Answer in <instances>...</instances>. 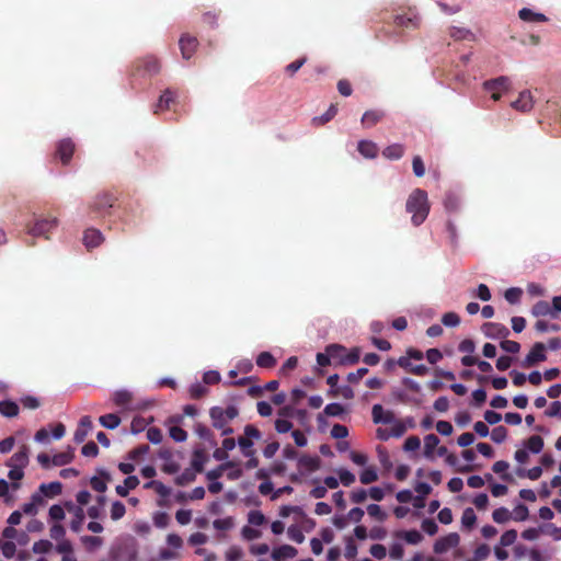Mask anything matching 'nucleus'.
<instances>
[{
	"label": "nucleus",
	"instance_id": "obj_15",
	"mask_svg": "<svg viewBox=\"0 0 561 561\" xmlns=\"http://www.w3.org/2000/svg\"><path fill=\"white\" fill-rule=\"evenodd\" d=\"M28 447L26 445H22L20 449L9 459V467H16L24 469L28 463Z\"/></svg>",
	"mask_w": 561,
	"mask_h": 561
},
{
	"label": "nucleus",
	"instance_id": "obj_56",
	"mask_svg": "<svg viewBox=\"0 0 561 561\" xmlns=\"http://www.w3.org/2000/svg\"><path fill=\"white\" fill-rule=\"evenodd\" d=\"M53 543L49 540L41 539L33 545L34 553H47L51 550Z\"/></svg>",
	"mask_w": 561,
	"mask_h": 561
},
{
	"label": "nucleus",
	"instance_id": "obj_33",
	"mask_svg": "<svg viewBox=\"0 0 561 561\" xmlns=\"http://www.w3.org/2000/svg\"><path fill=\"white\" fill-rule=\"evenodd\" d=\"M397 538L405 540L410 545H417L423 540V535L416 530H400L396 534Z\"/></svg>",
	"mask_w": 561,
	"mask_h": 561
},
{
	"label": "nucleus",
	"instance_id": "obj_60",
	"mask_svg": "<svg viewBox=\"0 0 561 561\" xmlns=\"http://www.w3.org/2000/svg\"><path fill=\"white\" fill-rule=\"evenodd\" d=\"M517 539V531L514 529L506 530L500 539V543L502 547H508L513 545Z\"/></svg>",
	"mask_w": 561,
	"mask_h": 561
},
{
	"label": "nucleus",
	"instance_id": "obj_3",
	"mask_svg": "<svg viewBox=\"0 0 561 561\" xmlns=\"http://www.w3.org/2000/svg\"><path fill=\"white\" fill-rule=\"evenodd\" d=\"M211 419V425L215 428L224 427L228 425L232 420L239 415V410L236 405H229L227 408L213 407L209 410Z\"/></svg>",
	"mask_w": 561,
	"mask_h": 561
},
{
	"label": "nucleus",
	"instance_id": "obj_59",
	"mask_svg": "<svg viewBox=\"0 0 561 561\" xmlns=\"http://www.w3.org/2000/svg\"><path fill=\"white\" fill-rule=\"evenodd\" d=\"M367 513L369 516L380 522L385 520L387 516L378 504H369L367 506Z\"/></svg>",
	"mask_w": 561,
	"mask_h": 561
},
{
	"label": "nucleus",
	"instance_id": "obj_45",
	"mask_svg": "<svg viewBox=\"0 0 561 561\" xmlns=\"http://www.w3.org/2000/svg\"><path fill=\"white\" fill-rule=\"evenodd\" d=\"M196 473L191 468L185 469L180 476L175 478V483L180 486L187 485L195 481Z\"/></svg>",
	"mask_w": 561,
	"mask_h": 561
},
{
	"label": "nucleus",
	"instance_id": "obj_24",
	"mask_svg": "<svg viewBox=\"0 0 561 561\" xmlns=\"http://www.w3.org/2000/svg\"><path fill=\"white\" fill-rule=\"evenodd\" d=\"M358 152L367 159H374L378 154V147L371 140H360L357 145Z\"/></svg>",
	"mask_w": 561,
	"mask_h": 561
},
{
	"label": "nucleus",
	"instance_id": "obj_17",
	"mask_svg": "<svg viewBox=\"0 0 561 561\" xmlns=\"http://www.w3.org/2000/svg\"><path fill=\"white\" fill-rule=\"evenodd\" d=\"M297 553L298 551L295 547L290 545H283L273 550L272 558L274 561H285L286 559L295 558Z\"/></svg>",
	"mask_w": 561,
	"mask_h": 561
},
{
	"label": "nucleus",
	"instance_id": "obj_48",
	"mask_svg": "<svg viewBox=\"0 0 561 561\" xmlns=\"http://www.w3.org/2000/svg\"><path fill=\"white\" fill-rule=\"evenodd\" d=\"M126 514V507L121 501H115L111 507V518L113 520H119Z\"/></svg>",
	"mask_w": 561,
	"mask_h": 561
},
{
	"label": "nucleus",
	"instance_id": "obj_39",
	"mask_svg": "<svg viewBox=\"0 0 561 561\" xmlns=\"http://www.w3.org/2000/svg\"><path fill=\"white\" fill-rule=\"evenodd\" d=\"M449 34L456 41H462V39L473 41L474 39V34L470 30L465 28V27L453 26L450 28Z\"/></svg>",
	"mask_w": 561,
	"mask_h": 561
},
{
	"label": "nucleus",
	"instance_id": "obj_53",
	"mask_svg": "<svg viewBox=\"0 0 561 561\" xmlns=\"http://www.w3.org/2000/svg\"><path fill=\"white\" fill-rule=\"evenodd\" d=\"M522 295L523 291L520 288L512 287L505 291L504 297L510 304L515 305L520 300Z\"/></svg>",
	"mask_w": 561,
	"mask_h": 561
},
{
	"label": "nucleus",
	"instance_id": "obj_29",
	"mask_svg": "<svg viewBox=\"0 0 561 561\" xmlns=\"http://www.w3.org/2000/svg\"><path fill=\"white\" fill-rule=\"evenodd\" d=\"M531 313L535 317H546L551 316L552 318H556L557 314L553 312L552 307L550 304L546 300H539L537 301L531 309Z\"/></svg>",
	"mask_w": 561,
	"mask_h": 561
},
{
	"label": "nucleus",
	"instance_id": "obj_38",
	"mask_svg": "<svg viewBox=\"0 0 561 561\" xmlns=\"http://www.w3.org/2000/svg\"><path fill=\"white\" fill-rule=\"evenodd\" d=\"M337 113V106L335 104H331L324 114L321 116H317L312 118L313 126H321L330 122Z\"/></svg>",
	"mask_w": 561,
	"mask_h": 561
},
{
	"label": "nucleus",
	"instance_id": "obj_31",
	"mask_svg": "<svg viewBox=\"0 0 561 561\" xmlns=\"http://www.w3.org/2000/svg\"><path fill=\"white\" fill-rule=\"evenodd\" d=\"M20 408L18 403L11 400L0 401V414L4 417H15L19 415Z\"/></svg>",
	"mask_w": 561,
	"mask_h": 561
},
{
	"label": "nucleus",
	"instance_id": "obj_23",
	"mask_svg": "<svg viewBox=\"0 0 561 561\" xmlns=\"http://www.w3.org/2000/svg\"><path fill=\"white\" fill-rule=\"evenodd\" d=\"M327 353L336 365H344L346 347L341 344H330L327 346Z\"/></svg>",
	"mask_w": 561,
	"mask_h": 561
},
{
	"label": "nucleus",
	"instance_id": "obj_9",
	"mask_svg": "<svg viewBox=\"0 0 561 561\" xmlns=\"http://www.w3.org/2000/svg\"><path fill=\"white\" fill-rule=\"evenodd\" d=\"M65 508L68 513L72 514V519L70 522L71 530H73L75 533H79L84 522L83 508L79 505H76L71 501L65 502Z\"/></svg>",
	"mask_w": 561,
	"mask_h": 561
},
{
	"label": "nucleus",
	"instance_id": "obj_49",
	"mask_svg": "<svg viewBox=\"0 0 561 561\" xmlns=\"http://www.w3.org/2000/svg\"><path fill=\"white\" fill-rule=\"evenodd\" d=\"M507 437V430L503 425H499L494 427L491 432V439L496 443L501 444L503 443Z\"/></svg>",
	"mask_w": 561,
	"mask_h": 561
},
{
	"label": "nucleus",
	"instance_id": "obj_16",
	"mask_svg": "<svg viewBox=\"0 0 561 561\" xmlns=\"http://www.w3.org/2000/svg\"><path fill=\"white\" fill-rule=\"evenodd\" d=\"M374 423L390 424L394 422V415L391 411H385L380 404H375L371 410Z\"/></svg>",
	"mask_w": 561,
	"mask_h": 561
},
{
	"label": "nucleus",
	"instance_id": "obj_61",
	"mask_svg": "<svg viewBox=\"0 0 561 561\" xmlns=\"http://www.w3.org/2000/svg\"><path fill=\"white\" fill-rule=\"evenodd\" d=\"M170 523V516L165 512H157L153 515V524L158 528H165Z\"/></svg>",
	"mask_w": 561,
	"mask_h": 561
},
{
	"label": "nucleus",
	"instance_id": "obj_19",
	"mask_svg": "<svg viewBox=\"0 0 561 561\" xmlns=\"http://www.w3.org/2000/svg\"><path fill=\"white\" fill-rule=\"evenodd\" d=\"M533 105V96L529 91L520 92L518 99L512 102V107L520 112L530 111Z\"/></svg>",
	"mask_w": 561,
	"mask_h": 561
},
{
	"label": "nucleus",
	"instance_id": "obj_25",
	"mask_svg": "<svg viewBox=\"0 0 561 561\" xmlns=\"http://www.w3.org/2000/svg\"><path fill=\"white\" fill-rule=\"evenodd\" d=\"M385 117V112L380 110H369L363 114L362 124L370 128L378 124Z\"/></svg>",
	"mask_w": 561,
	"mask_h": 561
},
{
	"label": "nucleus",
	"instance_id": "obj_21",
	"mask_svg": "<svg viewBox=\"0 0 561 561\" xmlns=\"http://www.w3.org/2000/svg\"><path fill=\"white\" fill-rule=\"evenodd\" d=\"M160 62L156 57H146L138 64V70H141L149 76L156 75L160 71Z\"/></svg>",
	"mask_w": 561,
	"mask_h": 561
},
{
	"label": "nucleus",
	"instance_id": "obj_46",
	"mask_svg": "<svg viewBox=\"0 0 561 561\" xmlns=\"http://www.w3.org/2000/svg\"><path fill=\"white\" fill-rule=\"evenodd\" d=\"M526 447L534 454H538L543 448V439L539 435L530 436L526 442Z\"/></svg>",
	"mask_w": 561,
	"mask_h": 561
},
{
	"label": "nucleus",
	"instance_id": "obj_13",
	"mask_svg": "<svg viewBox=\"0 0 561 561\" xmlns=\"http://www.w3.org/2000/svg\"><path fill=\"white\" fill-rule=\"evenodd\" d=\"M75 152V144L71 139H62L58 142L56 149V156L61 160L64 164H67Z\"/></svg>",
	"mask_w": 561,
	"mask_h": 561
},
{
	"label": "nucleus",
	"instance_id": "obj_63",
	"mask_svg": "<svg viewBox=\"0 0 561 561\" xmlns=\"http://www.w3.org/2000/svg\"><path fill=\"white\" fill-rule=\"evenodd\" d=\"M490 554V547L485 543L479 545L474 552H473V559L474 561H483L485 560Z\"/></svg>",
	"mask_w": 561,
	"mask_h": 561
},
{
	"label": "nucleus",
	"instance_id": "obj_20",
	"mask_svg": "<svg viewBox=\"0 0 561 561\" xmlns=\"http://www.w3.org/2000/svg\"><path fill=\"white\" fill-rule=\"evenodd\" d=\"M176 98V92L167 89L160 96L158 103L154 105V114H158L160 111L169 110L171 104L174 103Z\"/></svg>",
	"mask_w": 561,
	"mask_h": 561
},
{
	"label": "nucleus",
	"instance_id": "obj_22",
	"mask_svg": "<svg viewBox=\"0 0 561 561\" xmlns=\"http://www.w3.org/2000/svg\"><path fill=\"white\" fill-rule=\"evenodd\" d=\"M92 428V421L90 419V416H83L81 417L80 420V423H79V426L77 427L75 434H73V439L76 443H82L89 431Z\"/></svg>",
	"mask_w": 561,
	"mask_h": 561
},
{
	"label": "nucleus",
	"instance_id": "obj_42",
	"mask_svg": "<svg viewBox=\"0 0 561 561\" xmlns=\"http://www.w3.org/2000/svg\"><path fill=\"white\" fill-rule=\"evenodd\" d=\"M102 426L108 430H114L121 424V417L117 414L108 413L105 415H102L99 419Z\"/></svg>",
	"mask_w": 561,
	"mask_h": 561
},
{
	"label": "nucleus",
	"instance_id": "obj_11",
	"mask_svg": "<svg viewBox=\"0 0 561 561\" xmlns=\"http://www.w3.org/2000/svg\"><path fill=\"white\" fill-rule=\"evenodd\" d=\"M179 45L182 57L184 59H190L194 55L198 46V41L196 37L190 36L188 34H184L181 36Z\"/></svg>",
	"mask_w": 561,
	"mask_h": 561
},
{
	"label": "nucleus",
	"instance_id": "obj_57",
	"mask_svg": "<svg viewBox=\"0 0 561 561\" xmlns=\"http://www.w3.org/2000/svg\"><path fill=\"white\" fill-rule=\"evenodd\" d=\"M421 528L424 533H426L427 535L430 536H434L437 534L438 531V526L437 524L435 523L434 519L432 518H425L423 519L422 524H421Z\"/></svg>",
	"mask_w": 561,
	"mask_h": 561
},
{
	"label": "nucleus",
	"instance_id": "obj_1",
	"mask_svg": "<svg viewBox=\"0 0 561 561\" xmlns=\"http://www.w3.org/2000/svg\"><path fill=\"white\" fill-rule=\"evenodd\" d=\"M427 193L422 188H415L408 197L405 210L412 214L413 226L422 225L430 214Z\"/></svg>",
	"mask_w": 561,
	"mask_h": 561
},
{
	"label": "nucleus",
	"instance_id": "obj_54",
	"mask_svg": "<svg viewBox=\"0 0 561 561\" xmlns=\"http://www.w3.org/2000/svg\"><path fill=\"white\" fill-rule=\"evenodd\" d=\"M233 518L232 517H226V518H219L215 519L213 523V526L217 530H230L233 527Z\"/></svg>",
	"mask_w": 561,
	"mask_h": 561
},
{
	"label": "nucleus",
	"instance_id": "obj_28",
	"mask_svg": "<svg viewBox=\"0 0 561 561\" xmlns=\"http://www.w3.org/2000/svg\"><path fill=\"white\" fill-rule=\"evenodd\" d=\"M139 485V479L136 477V476H128L125 480H124V484L123 485H117L115 488V491L116 493L122 496V497H125L128 495V492L129 490H134L136 489L137 486Z\"/></svg>",
	"mask_w": 561,
	"mask_h": 561
},
{
	"label": "nucleus",
	"instance_id": "obj_43",
	"mask_svg": "<svg viewBox=\"0 0 561 561\" xmlns=\"http://www.w3.org/2000/svg\"><path fill=\"white\" fill-rule=\"evenodd\" d=\"M131 398V393L127 390H117L113 394V401L117 407H127Z\"/></svg>",
	"mask_w": 561,
	"mask_h": 561
},
{
	"label": "nucleus",
	"instance_id": "obj_64",
	"mask_svg": "<svg viewBox=\"0 0 561 561\" xmlns=\"http://www.w3.org/2000/svg\"><path fill=\"white\" fill-rule=\"evenodd\" d=\"M442 322L446 327H457L460 323V317L456 312H446L442 317Z\"/></svg>",
	"mask_w": 561,
	"mask_h": 561
},
{
	"label": "nucleus",
	"instance_id": "obj_44",
	"mask_svg": "<svg viewBox=\"0 0 561 561\" xmlns=\"http://www.w3.org/2000/svg\"><path fill=\"white\" fill-rule=\"evenodd\" d=\"M476 522H477V516H476L473 508L467 507L463 511L462 516H461L462 527L466 529H471L476 525Z\"/></svg>",
	"mask_w": 561,
	"mask_h": 561
},
{
	"label": "nucleus",
	"instance_id": "obj_41",
	"mask_svg": "<svg viewBox=\"0 0 561 561\" xmlns=\"http://www.w3.org/2000/svg\"><path fill=\"white\" fill-rule=\"evenodd\" d=\"M237 465L234 461H226L218 466L216 469H213L207 472V479L209 481H216L222 476V472L227 469L234 468Z\"/></svg>",
	"mask_w": 561,
	"mask_h": 561
},
{
	"label": "nucleus",
	"instance_id": "obj_36",
	"mask_svg": "<svg viewBox=\"0 0 561 561\" xmlns=\"http://www.w3.org/2000/svg\"><path fill=\"white\" fill-rule=\"evenodd\" d=\"M207 461V457H206V454L203 449H196L194 450L193 453V458H192V470L196 472H203L204 470V465L205 462Z\"/></svg>",
	"mask_w": 561,
	"mask_h": 561
},
{
	"label": "nucleus",
	"instance_id": "obj_40",
	"mask_svg": "<svg viewBox=\"0 0 561 561\" xmlns=\"http://www.w3.org/2000/svg\"><path fill=\"white\" fill-rule=\"evenodd\" d=\"M256 365L261 368H273L276 365L275 357L270 352H262L256 357Z\"/></svg>",
	"mask_w": 561,
	"mask_h": 561
},
{
	"label": "nucleus",
	"instance_id": "obj_37",
	"mask_svg": "<svg viewBox=\"0 0 561 561\" xmlns=\"http://www.w3.org/2000/svg\"><path fill=\"white\" fill-rule=\"evenodd\" d=\"M444 207L447 213H456L459 210L460 207V199L459 197L451 192L446 193L444 197Z\"/></svg>",
	"mask_w": 561,
	"mask_h": 561
},
{
	"label": "nucleus",
	"instance_id": "obj_50",
	"mask_svg": "<svg viewBox=\"0 0 561 561\" xmlns=\"http://www.w3.org/2000/svg\"><path fill=\"white\" fill-rule=\"evenodd\" d=\"M511 513L505 507H500L493 511L492 518L497 524L506 523L511 518Z\"/></svg>",
	"mask_w": 561,
	"mask_h": 561
},
{
	"label": "nucleus",
	"instance_id": "obj_10",
	"mask_svg": "<svg viewBox=\"0 0 561 561\" xmlns=\"http://www.w3.org/2000/svg\"><path fill=\"white\" fill-rule=\"evenodd\" d=\"M459 543V535L456 533H450L447 536H444L439 539H437L434 543V552L437 554L444 553L448 551L449 549L458 546Z\"/></svg>",
	"mask_w": 561,
	"mask_h": 561
},
{
	"label": "nucleus",
	"instance_id": "obj_58",
	"mask_svg": "<svg viewBox=\"0 0 561 561\" xmlns=\"http://www.w3.org/2000/svg\"><path fill=\"white\" fill-rule=\"evenodd\" d=\"M323 412L328 416H340L344 413V407L341 403H329Z\"/></svg>",
	"mask_w": 561,
	"mask_h": 561
},
{
	"label": "nucleus",
	"instance_id": "obj_30",
	"mask_svg": "<svg viewBox=\"0 0 561 561\" xmlns=\"http://www.w3.org/2000/svg\"><path fill=\"white\" fill-rule=\"evenodd\" d=\"M518 16L524 22H546L548 18L542 13L534 12L529 8H523L518 11Z\"/></svg>",
	"mask_w": 561,
	"mask_h": 561
},
{
	"label": "nucleus",
	"instance_id": "obj_47",
	"mask_svg": "<svg viewBox=\"0 0 561 561\" xmlns=\"http://www.w3.org/2000/svg\"><path fill=\"white\" fill-rule=\"evenodd\" d=\"M359 480L363 484H369L378 480V473L375 468L369 467L362 471Z\"/></svg>",
	"mask_w": 561,
	"mask_h": 561
},
{
	"label": "nucleus",
	"instance_id": "obj_51",
	"mask_svg": "<svg viewBox=\"0 0 561 561\" xmlns=\"http://www.w3.org/2000/svg\"><path fill=\"white\" fill-rule=\"evenodd\" d=\"M248 522L253 526H262L265 524L266 518L261 511H250L248 514Z\"/></svg>",
	"mask_w": 561,
	"mask_h": 561
},
{
	"label": "nucleus",
	"instance_id": "obj_18",
	"mask_svg": "<svg viewBox=\"0 0 561 561\" xmlns=\"http://www.w3.org/2000/svg\"><path fill=\"white\" fill-rule=\"evenodd\" d=\"M83 242L88 249H93L103 242V236L100 230L90 228L84 231Z\"/></svg>",
	"mask_w": 561,
	"mask_h": 561
},
{
	"label": "nucleus",
	"instance_id": "obj_27",
	"mask_svg": "<svg viewBox=\"0 0 561 561\" xmlns=\"http://www.w3.org/2000/svg\"><path fill=\"white\" fill-rule=\"evenodd\" d=\"M73 457H75V449L69 446L67 448V450L55 454L51 457V463L57 467L65 466V465L70 463L72 461Z\"/></svg>",
	"mask_w": 561,
	"mask_h": 561
},
{
	"label": "nucleus",
	"instance_id": "obj_26",
	"mask_svg": "<svg viewBox=\"0 0 561 561\" xmlns=\"http://www.w3.org/2000/svg\"><path fill=\"white\" fill-rule=\"evenodd\" d=\"M298 467L308 472H314L320 467V458L317 456L302 455L298 458Z\"/></svg>",
	"mask_w": 561,
	"mask_h": 561
},
{
	"label": "nucleus",
	"instance_id": "obj_14",
	"mask_svg": "<svg viewBox=\"0 0 561 561\" xmlns=\"http://www.w3.org/2000/svg\"><path fill=\"white\" fill-rule=\"evenodd\" d=\"M99 477H92L90 480L91 488L99 492L104 493L107 490V482L112 480L110 472L106 470H98Z\"/></svg>",
	"mask_w": 561,
	"mask_h": 561
},
{
	"label": "nucleus",
	"instance_id": "obj_8",
	"mask_svg": "<svg viewBox=\"0 0 561 561\" xmlns=\"http://www.w3.org/2000/svg\"><path fill=\"white\" fill-rule=\"evenodd\" d=\"M421 19L417 13L411 9L403 14H397L393 18V23L397 27L415 30L420 26Z\"/></svg>",
	"mask_w": 561,
	"mask_h": 561
},
{
	"label": "nucleus",
	"instance_id": "obj_55",
	"mask_svg": "<svg viewBox=\"0 0 561 561\" xmlns=\"http://www.w3.org/2000/svg\"><path fill=\"white\" fill-rule=\"evenodd\" d=\"M208 392V389L199 382L193 383L190 387V396L192 399H201Z\"/></svg>",
	"mask_w": 561,
	"mask_h": 561
},
{
	"label": "nucleus",
	"instance_id": "obj_5",
	"mask_svg": "<svg viewBox=\"0 0 561 561\" xmlns=\"http://www.w3.org/2000/svg\"><path fill=\"white\" fill-rule=\"evenodd\" d=\"M58 219L56 217L37 219L33 226L27 227V232L33 237L49 239L48 233L56 229Z\"/></svg>",
	"mask_w": 561,
	"mask_h": 561
},
{
	"label": "nucleus",
	"instance_id": "obj_7",
	"mask_svg": "<svg viewBox=\"0 0 561 561\" xmlns=\"http://www.w3.org/2000/svg\"><path fill=\"white\" fill-rule=\"evenodd\" d=\"M547 359L546 355V346L541 342H536L529 353L526 355L524 360L522 362V366L524 368H529L535 366L536 364L543 362Z\"/></svg>",
	"mask_w": 561,
	"mask_h": 561
},
{
	"label": "nucleus",
	"instance_id": "obj_2",
	"mask_svg": "<svg viewBox=\"0 0 561 561\" xmlns=\"http://www.w3.org/2000/svg\"><path fill=\"white\" fill-rule=\"evenodd\" d=\"M117 197L110 192L98 194L90 203L89 209L95 217H104L110 214V209L114 207Z\"/></svg>",
	"mask_w": 561,
	"mask_h": 561
},
{
	"label": "nucleus",
	"instance_id": "obj_34",
	"mask_svg": "<svg viewBox=\"0 0 561 561\" xmlns=\"http://www.w3.org/2000/svg\"><path fill=\"white\" fill-rule=\"evenodd\" d=\"M39 491L46 496V497H55L59 494H61L62 491V484L59 481H54L50 483H42L39 485Z\"/></svg>",
	"mask_w": 561,
	"mask_h": 561
},
{
	"label": "nucleus",
	"instance_id": "obj_12",
	"mask_svg": "<svg viewBox=\"0 0 561 561\" xmlns=\"http://www.w3.org/2000/svg\"><path fill=\"white\" fill-rule=\"evenodd\" d=\"M482 331L485 336L491 339H504L510 334V330L505 325L495 322L484 323Z\"/></svg>",
	"mask_w": 561,
	"mask_h": 561
},
{
	"label": "nucleus",
	"instance_id": "obj_6",
	"mask_svg": "<svg viewBox=\"0 0 561 561\" xmlns=\"http://www.w3.org/2000/svg\"><path fill=\"white\" fill-rule=\"evenodd\" d=\"M510 87L511 80L504 76L488 80L483 83L484 90L491 92V98L494 101H499L501 99V92L507 91Z\"/></svg>",
	"mask_w": 561,
	"mask_h": 561
},
{
	"label": "nucleus",
	"instance_id": "obj_4",
	"mask_svg": "<svg viewBox=\"0 0 561 561\" xmlns=\"http://www.w3.org/2000/svg\"><path fill=\"white\" fill-rule=\"evenodd\" d=\"M262 437L261 432L252 424H248L244 427V435L240 436L237 440L241 454L243 456H252L255 454V449L253 448L254 439H260Z\"/></svg>",
	"mask_w": 561,
	"mask_h": 561
},
{
	"label": "nucleus",
	"instance_id": "obj_35",
	"mask_svg": "<svg viewBox=\"0 0 561 561\" xmlns=\"http://www.w3.org/2000/svg\"><path fill=\"white\" fill-rule=\"evenodd\" d=\"M439 444V438L435 434H428L424 437V456L428 459L434 458V450Z\"/></svg>",
	"mask_w": 561,
	"mask_h": 561
},
{
	"label": "nucleus",
	"instance_id": "obj_52",
	"mask_svg": "<svg viewBox=\"0 0 561 561\" xmlns=\"http://www.w3.org/2000/svg\"><path fill=\"white\" fill-rule=\"evenodd\" d=\"M339 379H340V377L337 374H333L328 377L327 383L330 386V390L328 391V394L330 397L340 396V387H337Z\"/></svg>",
	"mask_w": 561,
	"mask_h": 561
},
{
	"label": "nucleus",
	"instance_id": "obj_32",
	"mask_svg": "<svg viewBox=\"0 0 561 561\" xmlns=\"http://www.w3.org/2000/svg\"><path fill=\"white\" fill-rule=\"evenodd\" d=\"M404 146L401 145V144H392L390 146H387L383 150H382V156L386 158V159H389V160H399L403 157L404 154Z\"/></svg>",
	"mask_w": 561,
	"mask_h": 561
},
{
	"label": "nucleus",
	"instance_id": "obj_62",
	"mask_svg": "<svg viewBox=\"0 0 561 561\" xmlns=\"http://www.w3.org/2000/svg\"><path fill=\"white\" fill-rule=\"evenodd\" d=\"M149 451V446L146 444L139 445L128 453V459L138 460Z\"/></svg>",
	"mask_w": 561,
	"mask_h": 561
}]
</instances>
